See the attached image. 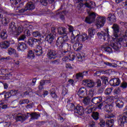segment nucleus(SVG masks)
Here are the masks:
<instances>
[{
  "label": "nucleus",
  "instance_id": "obj_1",
  "mask_svg": "<svg viewBox=\"0 0 127 127\" xmlns=\"http://www.w3.org/2000/svg\"><path fill=\"white\" fill-rule=\"evenodd\" d=\"M110 46L112 47L115 51H118V50H120V48L122 47V45L121 44V43L119 42H115L113 41L110 42V45H109L108 44H107L102 46V49L106 52H107V53H113L114 51H113V49L110 48Z\"/></svg>",
  "mask_w": 127,
  "mask_h": 127
},
{
  "label": "nucleus",
  "instance_id": "obj_2",
  "mask_svg": "<svg viewBox=\"0 0 127 127\" xmlns=\"http://www.w3.org/2000/svg\"><path fill=\"white\" fill-rule=\"evenodd\" d=\"M66 109L68 111H73L74 110V114L76 116H83L85 113L84 111V108L81 105H77L75 106V105L73 103L67 102L66 105Z\"/></svg>",
  "mask_w": 127,
  "mask_h": 127
},
{
  "label": "nucleus",
  "instance_id": "obj_3",
  "mask_svg": "<svg viewBox=\"0 0 127 127\" xmlns=\"http://www.w3.org/2000/svg\"><path fill=\"white\" fill-rule=\"evenodd\" d=\"M68 40V36L66 34L64 35L63 37H59L56 41V45L57 47H59L61 49L63 48V46L67 47V49H71V45L68 43H65Z\"/></svg>",
  "mask_w": 127,
  "mask_h": 127
},
{
  "label": "nucleus",
  "instance_id": "obj_4",
  "mask_svg": "<svg viewBox=\"0 0 127 127\" xmlns=\"http://www.w3.org/2000/svg\"><path fill=\"white\" fill-rule=\"evenodd\" d=\"M27 43L30 47H33L34 46L37 47L40 45V40L33 37H29Z\"/></svg>",
  "mask_w": 127,
  "mask_h": 127
},
{
  "label": "nucleus",
  "instance_id": "obj_5",
  "mask_svg": "<svg viewBox=\"0 0 127 127\" xmlns=\"http://www.w3.org/2000/svg\"><path fill=\"white\" fill-rule=\"evenodd\" d=\"M112 28L113 29V34L115 37L118 38L121 35V28H120V26L117 24H114Z\"/></svg>",
  "mask_w": 127,
  "mask_h": 127
},
{
  "label": "nucleus",
  "instance_id": "obj_6",
  "mask_svg": "<svg viewBox=\"0 0 127 127\" xmlns=\"http://www.w3.org/2000/svg\"><path fill=\"white\" fill-rule=\"evenodd\" d=\"M97 14L94 12L89 13V14L85 18V21L87 23H92L95 21Z\"/></svg>",
  "mask_w": 127,
  "mask_h": 127
},
{
  "label": "nucleus",
  "instance_id": "obj_7",
  "mask_svg": "<svg viewBox=\"0 0 127 127\" xmlns=\"http://www.w3.org/2000/svg\"><path fill=\"white\" fill-rule=\"evenodd\" d=\"M24 27L25 28V34H26V36L29 37L31 35V31L33 29V27L31 25H29L28 24H24Z\"/></svg>",
  "mask_w": 127,
  "mask_h": 127
},
{
  "label": "nucleus",
  "instance_id": "obj_8",
  "mask_svg": "<svg viewBox=\"0 0 127 127\" xmlns=\"http://www.w3.org/2000/svg\"><path fill=\"white\" fill-rule=\"evenodd\" d=\"M47 56L49 59H55L57 57V52L55 50L49 49L48 50Z\"/></svg>",
  "mask_w": 127,
  "mask_h": 127
},
{
  "label": "nucleus",
  "instance_id": "obj_9",
  "mask_svg": "<svg viewBox=\"0 0 127 127\" xmlns=\"http://www.w3.org/2000/svg\"><path fill=\"white\" fill-rule=\"evenodd\" d=\"M96 24L100 27H103L105 25L106 22V17H98L96 19Z\"/></svg>",
  "mask_w": 127,
  "mask_h": 127
},
{
  "label": "nucleus",
  "instance_id": "obj_10",
  "mask_svg": "<svg viewBox=\"0 0 127 127\" xmlns=\"http://www.w3.org/2000/svg\"><path fill=\"white\" fill-rule=\"evenodd\" d=\"M83 85L87 86L88 88H93L95 86V82L90 79H84L82 81Z\"/></svg>",
  "mask_w": 127,
  "mask_h": 127
},
{
  "label": "nucleus",
  "instance_id": "obj_11",
  "mask_svg": "<svg viewBox=\"0 0 127 127\" xmlns=\"http://www.w3.org/2000/svg\"><path fill=\"white\" fill-rule=\"evenodd\" d=\"M29 118V115L27 114H23L21 115H17L16 116V122H24L26 120H27Z\"/></svg>",
  "mask_w": 127,
  "mask_h": 127
},
{
  "label": "nucleus",
  "instance_id": "obj_12",
  "mask_svg": "<svg viewBox=\"0 0 127 127\" xmlns=\"http://www.w3.org/2000/svg\"><path fill=\"white\" fill-rule=\"evenodd\" d=\"M109 84L111 86L116 87V86H119L121 84V80L118 78H113L109 81Z\"/></svg>",
  "mask_w": 127,
  "mask_h": 127
},
{
  "label": "nucleus",
  "instance_id": "obj_13",
  "mask_svg": "<svg viewBox=\"0 0 127 127\" xmlns=\"http://www.w3.org/2000/svg\"><path fill=\"white\" fill-rule=\"evenodd\" d=\"M106 33L101 31L100 33L98 32L97 33V36L99 39H103V40H106V36L109 34V29H106Z\"/></svg>",
  "mask_w": 127,
  "mask_h": 127
},
{
  "label": "nucleus",
  "instance_id": "obj_14",
  "mask_svg": "<svg viewBox=\"0 0 127 127\" xmlns=\"http://www.w3.org/2000/svg\"><path fill=\"white\" fill-rule=\"evenodd\" d=\"M126 36H123L118 39V42H123L124 47H127V30L125 32Z\"/></svg>",
  "mask_w": 127,
  "mask_h": 127
},
{
  "label": "nucleus",
  "instance_id": "obj_15",
  "mask_svg": "<svg viewBox=\"0 0 127 127\" xmlns=\"http://www.w3.org/2000/svg\"><path fill=\"white\" fill-rule=\"evenodd\" d=\"M78 35L79 34L75 35L73 32L71 33V35L70 36V43L74 44V47L76 46V44L78 43V42H77V39L76 40V37H78Z\"/></svg>",
  "mask_w": 127,
  "mask_h": 127
},
{
  "label": "nucleus",
  "instance_id": "obj_16",
  "mask_svg": "<svg viewBox=\"0 0 127 127\" xmlns=\"http://www.w3.org/2000/svg\"><path fill=\"white\" fill-rule=\"evenodd\" d=\"M17 47V49L18 51H22V52L24 51V50H25V49L27 48V47L26 46V44L23 42L19 43L18 44Z\"/></svg>",
  "mask_w": 127,
  "mask_h": 127
},
{
  "label": "nucleus",
  "instance_id": "obj_17",
  "mask_svg": "<svg viewBox=\"0 0 127 127\" xmlns=\"http://www.w3.org/2000/svg\"><path fill=\"white\" fill-rule=\"evenodd\" d=\"M34 51L35 52V54L37 56H41V55H42V54H43L42 47H41V46H40V45L37 46L36 50H34Z\"/></svg>",
  "mask_w": 127,
  "mask_h": 127
},
{
  "label": "nucleus",
  "instance_id": "obj_18",
  "mask_svg": "<svg viewBox=\"0 0 127 127\" xmlns=\"http://www.w3.org/2000/svg\"><path fill=\"white\" fill-rule=\"evenodd\" d=\"M10 43L8 41H4L0 43V47L1 49H6L9 47Z\"/></svg>",
  "mask_w": 127,
  "mask_h": 127
},
{
  "label": "nucleus",
  "instance_id": "obj_19",
  "mask_svg": "<svg viewBox=\"0 0 127 127\" xmlns=\"http://www.w3.org/2000/svg\"><path fill=\"white\" fill-rule=\"evenodd\" d=\"M103 101V98L101 96L93 97L91 99V102L93 104H95V105H98V104H100Z\"/></svg>",
  "mask_w": 127,
  "mask_h": 127
},
{
  "label": "nucleus",
  "instance_id": "obj_20",
  "mask_svg": "<svg viewBox=\"0 0 127 127\" xmlns=\"http://www.w3.org/2000/svg\"><path fill=\"white\" fill-rule=\"evenodd\" d=\"M96 34V30L93 27H90L88 29L89 38L92 39L94 37V35Z\"/></svg>",
  "mask_w": 127,
  "mask_h": 127
},
{
  "label": "nucleus",
  "instance_id": "obj_21",
  "mask_svg": "<svg viewBox=\"0 0 127 127\" xmlns=\"http://www.w3.org/2000/svg\"><path fill=\"white\" fill-rule=\"evenodd\" d=\"M54 40V35H53L51 33L48 34L45 38V41H47V42H48V43H50V44H51V43L53 42Z\"/></svg>",
  "mask_w": 127,
  "mask_h": 127
},
{
  "label": "nucleus",
  "instance_id": "obj_22",
  "mask_svg": "<svg viewBox=\"0 0 127 127\" xmlns=\"http://www.w3.org/2000/svg\"><path fill=\"white\" fill-rule=\"evenodd\" d=\"M107 20L110 22H116V21H117L116 16L113 13L109 14Z\"/></svg>",
  "mask_w": 127,
  "mask_h": 127
},
{
  "label": "nucleus",
  "instance_id": "obj_23",
  "mask_svg": "<svg viewBox=\"0 0 127 127\" xmlns=\"http://www.w3.org/2000/svg\"><path fill=\"white\" fill-rule=\"evenodd\" d=\"M0 38L3 40L6 39L7 38V31H6V28H4L0 33Z\"/></svg>",
  "mask_w": 127,
  "mask_h": 127
},
{
  "label": "nucleus",
  "instance_id": "obj_24",
  "mask_svg": "<svg viewBox=\"0 0 127 127\" xmlns=\"http://www.w3.org/2000/svg\"><path fill=\"white\" fill-rule=\"evenodd\" d=\"M25 7L28 11L29 10H32V9H34V8H35V6H34L33 2H29L26 4Z\"/></svg>",
  "mask_w": 127,
  "mask_h": 127
},
{
  "label": "nucleus",
  "instance_id": "obj_25",
  "mask_svg": "<svg viewBox=\"0 0 127 127\" xmlns=\"http://www.w3.org/2000/svg\"><path fill=\"white\" fill-rule=\"evenodd\" d=\"M61 9H62L60 8L59 10H58V11L56 13V15H57V16H60V18L62 20H64L65 16H64V14H63V13H64V12H65V11H62V12H59V10H60Z\"/></svg>",
  "mask_w": 127,
  "mask_h": 127
},
{
  "label": "nucleus",
  "instance_id": "obj_26",
  "mask_svg": "<svg viewBox=\"0 0 127 127\" xmlns=\"http://www.w3.org/2000/svg\"><path fill=\"white\" fill-rule=\"evenodd\" d=\"M27 115L28 116L29 115V117H31V119H32L33 120H38V118L40 117V115L38 114L37 113L34 112L32 113L31 114L27 113Z\"/></svg>",
  "mask_w": 127,
  "mask_h": 127
},
{
  "label": "nucleus",
  "instance_id": "obj_27",
  "mask_svg": "<svg viewBox=\"0 0 127 127\" xmlns=\"http://www.w3.org/2000/svg\"><path fill=\"white\" fill-rule=\"evenodd\" d=\"M101 79L102 81V86L106 88V85L109 84V78L106 76H102Z\"/></svg>",
  "mask_w": 127,
  "mask_h": 127
},
{
  "label": "nucleus",
  "instance_id": "obj_28",
  "mask_svg": "<svg viewBox=\"0 0 127 127\" xmlns=\"http://www.w3.org/2000/svg\"><path fill=\"white\" fill-rule=\"evenodd\" d=\"M85 93L87 94V88L82 87L79 89L77 92V95H78V96H80V95H85Z\"/></svg>",
  "mask_w": 127,
  "mask_h": 127
},
{
  "label": "nucleus",
  "instance_id": "obj_29",
  "mask_svg": "<svg viewBox=\"0 0 127 127\" xmlns=\"http://www.w3.org/2000/svg\"><path fill=\"white\" fill-rule=\"evenodd\" d=\"M91 98L89 97H85L83 100V103L84 106H89L91 104Z\"/></svg>",
  "mask_w": 127,
  "mask_h": 127
},
{
  "label": "nucleus",
  "instance_id": "obj_30",
  "mask_svg": "<svg viewBox=\"0 0 127 127\" xmlns=\"http://www.w3.org/2000/svg\"><path fill=\"white\" fill-rule=\"evenodd\" d=\"M0 96H4V98L5 99H9L10 97H11V95L10 94V92H7L4 91L1 93H0Z\"/></svg>",
  "mask_w": 127,
  "mask_h": 127
},
{
  "label": "nucleus",
  "instance_id": "obj_31",
  "mask_svg": "<svg viewBox=\"0 0 127 127\" xmlns=\"http://www.w3.org/2000/svg\"><path fill=\"white\" fill-rule=\"evenodd\" d=\"M116 107H118L119 109H122L124 107V102L122 100L118 99L115 102Z\"/></svg>",
  "mask_w": 127,
  "mask_h": 127
},
{
  "label": "nucleus",
  "instance_id": "obj_32",
  "mask_svg": "<svg viewBox=\"0 0 127 127\" xmlns=\"http://www.w3.org/2000/svg\"><path fill=\"white\" fill-rule=\"evenodd\" d=\"M91 117L93 120H95V121H98L99 119L100 113L98 112H93Z\"/></svg>",
  "mask_w": 127,
  "mask_h": 127
},
{
  "label": "nucleus",
  "instance_id": "obj_33",
  "mask_svg": "<svg viewBox=\"0 0 127 127\" xmlns=\"http://www.w3.org/2000/svg\"><path fill=\"white\" fill-rule=\"evenodd\" d=\"M58 33L60 35H63V34H66V29L63 27H59L58 29Z\"/></svg>",
  "mask_w": 127,
  "mask_h": 127
},
{
  "label": "nucleus",
  "instance_id": "obj_34",
  "mask_svg": "<svg viewBox=\"0 0 127 127\" xmlns=\"http://www.w3.org/2000/svg\"><path fill=\"white\" fill-rule=\"evenodd\" d=\"M35 58V55H34V53L32 50H30L28 51V54H27V58L28 59H34Z\"/></svg>",
  "mask_w": 127,
  "mask_h": 127
},
{
  "label": "nucleus",
  "instance_id": "obj_35",
  "mask_svg": "<svg viewBox=\"0 0 127 127\" xmlns=\"http://www.w3.org/2000/svg\"><path fill=\"white\" fill-rule=\"evenodd\" d=\"M9 28L11 31L16 30V24L14 22H11L9 24Z\"/></svg>",
  "mask_w": 127,
  "mask_h": 127
},
{
  "label": "nucleus",
  "instance_id": "obj_36",
  "mask_svg": "<svg viewBox=\"0 0 127 127\" xmlns=\"http://www.w3.org/2000/svg\"><path fill=\"white\" fill-rule=\"evenodd\" d=\"M115 121L113 119L107 120H106V127H113L114 126V124Z\"/></svg>",
  "mask_w": 127,
  "mask_h": 127
},
{
  "label": "nucleus",
  "instance_id": "obj_37",
  "mask_svg": "<svg viewBox=\"0 0 127 127\" xmlns=\"http://www.w3.org/2000/svg\"><path fill=\"white\" fill-rule=\"evenodd\" d=\"M33 37H43V36L38 31H34L32 32Z\"/></svg>",
  "mask_w": 127,
  "mask_h": 127
},
{
  "label": "nucleus",
  "instance_id": "obj_38",
  "mask_svg": "<svg viewBox=\"0 0 127 127\" xmlns=\"http://www.w3.org/2000/svg\"><path fill=\"white\" fill-rule=\"evenodd\" d=\"M29 100L26 99H23L19 101V105H24V104H26L27 105L29 104Z\"/></svg>",
  "mask_w": 127,
  "mask_h": 127
},
{
  "label": "nucleus",
  "instance_id": "obj_39",
  "mask_svg": "<svg viewBox=\"0 0 127 127\" xmlns=\"http://www.w3.org/2000/svg\"><path fill=\"white\" fill-rule=\"evenodd\" d=\"M24 28L25 29V28H24V25L23 26H22V25L19 26L17 28V35H19V34H20L22 31H23Z\"/></svg>",
  "mask_w": 127,
  "mask_h": 127
},
{
  "label": "nucleus",
  "instance_id": "obj_40",
  "mask_svg": "<svg viewBox=\"0 0 127 127\" xmlns=\"http://www.w3.org/2000/svg\"><path fill=\"white\" fill-rule=\"evenodd\" d=\"M104 110L106 113L110 114L111 113V106L109 105H106L104 107Z\"/></svg>",
  "mask_w": 127,
  "mask_h": 127
},
{
  "label": "nucleus",
  "instance_id": "obj_41",
  "mask_svg": "<svg viewBox=\"0 0 127 127\" xmlns=\"http://www.w3.org/2000/svg\"><path fill=\"white\" fill-rule=\"evenodd\" d=\"M75 77L77 80H79L80 78L83 79V78H84V74H83V73L82 72H79L76 74Z\"/></svg>",
  "mask_w": 127,
  "mask_h": 127
},
{
  "label": "nucleus",
  "instance_id": "obj_42",
  "mask_svg": "<svg viewBox=\"0 0 127 127\" xmlns=\"http://www.w3.org/2000/svg\"><path fill=\"white\" fill-rule=\"evenodd\" d=\"M15 51H16L15 49L12 48H9L8 49V54H9V55H12V54H13L14 53H15Z\"/></svg>",
  "mask_w": 127,
  "mask_h": 127
},
{
  "label": "nucleus",
  "instance_id": "obj_43",
  "mask_svg": "<svg viewBox=\"0 0 127 127\" xmlns=\"http://www.w3.org/2000/svg\"><path fill=\"white\" fill-rule=\"evenodd\" d=\"M11 124L9 122H3L1 123V126L3 127H9Z\"/></svg>",
  "mask_w": 127,
  "mask_h": 127
},
{
  "label": "nucleus",
  "instance_id": "obj_44",
  "mask_svg": "<svg viewBox=\"0 0 127 127\" xmlns=\"http://www.w3.org/2000/svg\"><path fill=\"white\" fill-rule=\"evenodd\" d=\"M113 91V89L111 88H108L107 89L105 90V95H107V96H110V94H112V91Z\"/></svg>",
  "mask_w": 127,
  "mask_h": 127
},
{
  "label": "nucleus",
  "instance_id": "obj_45",
  "mask_svg": "<svg viewBox=\"0 0 127 127\" xmlns=\"http://www.w3.org/2000/svg\"><path fill=\"white\" fill-rule=\"evenodd\" d=\"M94 89H90L88 91V96L89 98H93L94 97Z\"/></svg>",
  "mask_w": 127,
  "mask_h": 127
},
{
  "label": "nucleus",
  "instance_id": "obj_46",
  "mask_svg": "<svg viewBox=\"0 0 127 127\" xmlns=\"http://www.w3.org/2000/svg\"><path fill=\"white\" fill-rule=\"evenodd\" d=\"M82 38H83V41H86V40H91V39H90L89 38V35L88 36V35L87 34H83L82 35Z\"/></svg>",
  "mask_w": 127,
  "mask_h": 127
},
{
  "label": "nucleus",
  "instance_id": "obj_47",
  "mask_svg": "<svg viewBox=\"0 0 127 127\" xmlns=\"http://www.w3.org/2000/svg\"><path fill=\"white\" fill-rule=\"evenodd\" d=\"M18 12L19 13H20V14H23L24 12H28V11H27V9H26L25 7V8H22L19 10Z\"/></svg>",
  "mask_w": 127,
  "mask_h": 127
},
{
  "label": "nucleus",
  "instance_id": "obj_48",
  "mask_svg": "<svg viewBox=\"0 0 127 127\" xmlns=\"http://www.w3.org/2000/svg\"><path fill=\"white\" fill-rule=\"evenodd\" d=\"M97 64L99 65L100 67H102V68H103V67H105V62H104V61H103L102 60L98 61L97 62Z\"/></svg>",
  "mask_w": 127,
  "mask_h": 127
},
{
  "label": "nucleus",
  "instance_id": "obj_49",
  "mask_svg": "<svg viewBox=\"0 0 127 127\" xmlns=\"http://www.w3.org/2000/svg\"><path fill=\"white\" fill-rule=\"evenodd\" d=\"M47 0H40V2L44 5V6H46L48 4V2H47Z\"/></svg>",
  "mask_w": 127,
  "mask_h": 127
},
{
  "label": "nucleus",
  "instance_id": "obj_50",
  "mask_svg": "<svg viewBox=\"0 0 127 127\" xmlns=\"http://www.w3.org/2000/svg\"><path fill=\"white\" fill-rule=\"evenodd\" d=\"M78 47L76 49L75 51L76 52H80L81 50H82V48L83 47V44H78Z\"/></svg>",
  "mask_w": 127,
  "mask_h": 127
},
{
  "label": "nucleus",
  "instance_id": "obj_51",
  "mask_svg": "<svg viewBox=\"0 0 127 127\" xmlns=\"http://www.w3.org/2000/svg\"><path fill=\"white\" fill-rule=\"evenodd\" d=\"M100 122L99 123V125L100 127H105L106 126V122L103 120H100Z\"/></svg>",
  "mask_w": 127,
  "mask_h": 127
},
{
  "label": "nucleus",
  "instance_id": "obj_52",
  "mask_svg": "<svg viewBox=\"0 0 127 127\" xmlns=\"http://www.w3.org/2000/svg\"><path fill=\"white\" fill-rule=\"evenodd\" d=\"M52 64L53 65H59V64H60V60H55L54 61L52 62Z\"/></svg>",
  "mask_w": 127,
  "mask_h": 127
},
{
  "label": "nucleus",
  "instance_id": "obj_53",
  "mask_svg": "<svg viewBox=\"0 0 127 127\" xmlns=\"http://www.w3.org/2000/svg\"><path fill=\"white\" fill-rule=\"evenodd\" d=\"M84 4L83 3H80L77 5V8L79 10H82L83 9V6H84Z\"/></svg>",
  "mask_w": 127,
  "mask_h": 127
},
{
  "label": "nucleus",
  "instance_id": "obj_54",
  "mask_svg": "<svg viewBox=\"0 0 127 127\" xmlns=\"http://www.w3.org/2000/svg\"><path fill=\"white\" fill-rule=\"evenodd\" d=\"M10 2L16 5L20 1H21V0H10Z\"/></svg>",
  "mask_w": 127,
  "mask_h": 127
},
{
  "label": "nucleus",
  "instance_id": "obj_55",
  "mask_svg": "<svg viewBox=\"0 0 127 127\" xmlns=\"http://www.w3.org/2000/svg\"><path fill=\"white\" fill-rule=\"evenodd\" d=\"M96 83L97 84V87H99L102 86V82L101 81V79H97L96 81Z\"/></svg>",
  "mask_w": 127,
  "mask_h": 127
},
{
  "label": "nucleus",
  "instance_id": "obj_56",
  "mask_svg": "<svg viewBox=\"0 0 127 127\" xmlns=\"http://www.w3.org/2000/svg\"><path fill=\"white\" fill-rule=\"evenodd\" d=\"M105 87L104 86H102V87H100L98 89L97 93L98 94H102V93H104V90Z\"/></svg>",
  "mask_w": 127,
  "mask_h": 127
},
{
  "label": "nucleus",
  "instance_id": "obj_57",
  "mask_svg": "<svg viewBox=\"0 0 127 127\" xmlns=\"http://www.w3.org/2000/svg\"><path fill=\"white\" fill-rule=\"evenodd\" d=\"M18 92V90H12L10 91V94H11V96H15V95L17 94Z\"/></svg>",
  "mask_w": 127,
  "mask_h": 127
},
{
  "label": "nucleus",
  "instance_id": "obj_58",
  "mask_svg": "<svg viewBox=\"0 0 127 127\" xmlns=\"http://www.w3.org/2000/svg\"><path fill=\"white\" fill-rule=\"evenodd\" d=\"M120 87L123 89H126L127 88V83L126 82H123L121 83Z\"/></svg>",
  "mask_w": 127,
  "mask_h": 127
},
{
  "label": "nucleus",
  "instance_id": "obj_59",
  "mask_svg": "<svg viewBox=\"0 0 127 127\" xmlns=\"http://www.w3.org/2000/svg\"><path fill=\"white\" fill-rule=\"evenodd\" d=\"M77 42H79V41H83V36L82 35H79L76 37Z\"/></svg>",
  "mask_w": 127,
  "mask_h": 127
},
{
  "label": "nucleus",
  "instance_id": "obj_60",
  "mask_svg": "<svg viewBox=\"0 0 127 127\" xmlns=\"http://www.w3.org/2000/svg\"><path fill=\"white\" fill-rule=\"evenodd\" d=\"M121 93V89L120 88H116L114 90V94H116V95H119Z\"/></svg>",
  "mask_w": 127,
  "mask_h": 127
},
{
  "label": "nucleus",
  "instance_id": "obj_61",
  "mask_svg": "<svg viewBox=\"0 0 127 127\" xmlns=\"http://www.w3.org/2000/svg\"><path fill=\"white\" fill-rule=\"evenodd\" d=\"M114 117H115V116L113 114H106L105 116V119H112V118H114Z\"/></svg>",
  "mask_w": 127,
  "mask_h": 127
},
{
  "label": "nucleus",
  "instance_id": "obj_62",
  "mask_svg": "<svg viewBox=\"0 0 127 127\" xmlns=\"http://www.w3.org/2000/svg\"><path fill=\"white\" fill-rule=\"evenodd\" d=\"M62 55H68V54H69V53H70V51L69 50H67V51H62Z\"/></svg>",
  "mask_w": 127,
  "mask_h": 127
},
{
  "label": "nucleus",
  "instance_id": "obj_63",
  "mask_svg": "<svg viewBox=\"0 0 127 127\" xmlns=\"http://www.w3.org/2000/svg\"><path fill=\"white\" fill-rule=\"evenodd\" d=\"M25 38H26V36H25V35H22L19 37L18 40H24Z\"/></svg>",
  "mask_w": 127,
  "mask_h": 127
},
{
  "label": "nucleus",
  "instance_id": "obj_64",
  "mask_svg": "<svg viewBox=\"0 0 127 127\" xmlns=\"http://www.w3.org/2000/svg\"><path fill=\"white\" fill-rule=\"evenodd\" d=\"M89 126L90 127H95V126H96V123L94 121L90 122Z\"/></svg>",
  "mask_w": 127,
  "mask_h": 127
}]
</instances>
